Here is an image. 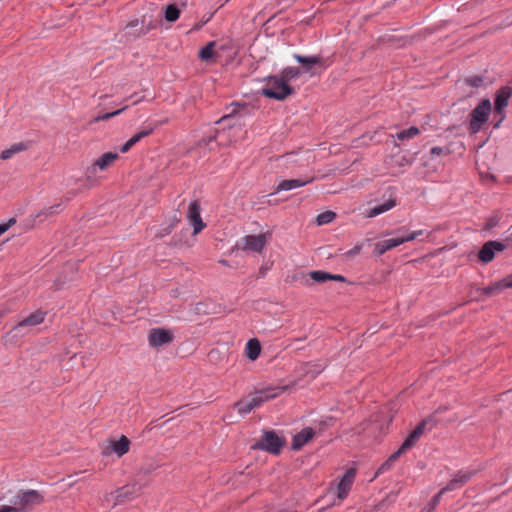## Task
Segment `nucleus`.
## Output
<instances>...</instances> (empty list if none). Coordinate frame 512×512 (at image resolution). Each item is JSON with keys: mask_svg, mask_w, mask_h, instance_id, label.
Instances as JSON below:
<instances>
[{"mask_svg": "<svg viewBox=\"0 0 512 512\" xmlns=\"http://www.w3.org/2000/svg\"><path fill=\"white\" fill-rule=\"evenodd\" d=\"M420 512H431V509L423 508Z\"/></svg>", "mask_w": 512, "mask_h": 512, "instance_id": "48", "label": "nucleus"}, {"mask_svg": "<svg viewBox=\"0 0 512 512\" xmlns=\"http://www.w3.org/2000/svg\"><path fill=\"white\" fill-rule=\"evenodd\" d=\"M178 221H179L178 218L176 216H174L172 222L166 228H163L159 232H157L156 236L164 237L165 235H168L169 233H171L172 229L175 227V225Z\"/></svg>", "mask_w": 512, "mask_h": 512, "instance_id": "38", "label": "nucleus"}, {"mask_svg": "<svg viewBox=\"0 0 512 512\" xmlns=\"http://www.w3.org/2000/svg\"><path fill=\"white\" fill-rule=\"evenodd\" d=\"M15 222L16 220L11 218L7 223L0 224V236L5 233Z\"/></svg>", "mask_w": 512, "mask_h": 512, "instance_id": "42", "label": "nucleus"}, {"mask_svg": "<svg viewBox=\"0 0 512 512\" xmlns=\"http://www.w3.org/2000/svg\"><path fill=\"white\" fill-rule=\"evenodd\" d=\"M0 512H2V511L0 510Z\"/></svg>", "mask_w": 512, "mask_h": 512, "instance_id": "51", "label": "nucleus"}, {"mask_svg": "<svg viewBox=\"0 0 512 512\" xmlns=\"http://www.w3.org/2000/svg\"><path fill=\"white\" fill-rule=\"evenodd\" d=\"M137 490L138 489H136L135 485L124 486V487L118 489L116 492L117 493V495H116L117 503L124 502L125 498H129V497L133 496L137 492Z\"/></svg>", "mask_w": 512, "mask_h": 512, "instance_id": "27", "label": "nucleus"}, {"mask_svg": "<svg viewBox=\"0 0 512 512\" xmlns=\"http://www.w3.org/2000/svg\"><path fill=\"white\" fill-rule=\"evenodd\" d=\"M245 352L250 360H256L261 352L260 342L256 338L250 339L246 344Z\"/></svg>", "mask_w": 512, "mask_h": 512, "instance_id": "23", "label": "nucleus"}, {"mask_svg": "<svg viewBox=\"0 0 512 512\" xmlns=\"http://www.w3.org/2000/svg\"><path fill=\"white\" fill-rule=\"evenodd\" d=\"M293 57L303 66V72L310 73L311 76L316 75V67H319L322 70L326 69L327 67L324 59L320 56H302L299 54H294Z\"/></svg>", "mask_w": 512, "mask_h": 512, "instance_id": "8", "label": "nucleus"}, {"mask_svg": "<svg viewBox=\"0 0 512 512\" xmlns=\"http://www.w3.org/2000/svg\"><path fill=\"white\" fill-rule=\"evenodd\" d=\"M119 158L118 153L107 152L99 157L90 168L91 173H95L96 169L104 171L108 169L117 159Z\"/></svg>", "mask_w": 512, "mask_h": 512, "instance_id": "15", "label": "nucleus"}, {"mask_svg": "<svg viewBox=\"0 0 512 512\" xmlns=\"http://www.w3.org/2000/svg\"><path fill=\"white\" fill-rule=\"evenodd\" d=\"M509 247L508 244L500 241H488L486 242L478 252V259L481 263L487 264L490 263L494 258L496 253L502 252Z\"/></svg>", "mask_w": 512, "mask_h": 512, "instance_id": "5", "label": "nucleus"}, {"mask_svg": "<svg viewBox=\"0 0 512 512\" xmlns=\"http://www.w3.org/2000/svg\"><path fill=\"white\" fill-rule=\"evenodd\" d=\"M172 340V332L164 328H153L148 334L149 345L155 348L168 344L172 342Z\"/></svg>", "mask_w": 512, "mask_h": 512, "instance_id": "10", "label": "nucleus"}, {"mask_svg": "<svg viewBox=\"0 0 512 512\" xmlns=\"http://www.w3.org/2000/svg\"><path fill=\"white\" fill-rule=\"evenodd\" d=\"M111 450L118 456L122 457L126 453H128L130 449V440L122 435L119 440L111 441L110 443Z\"/></svg>", "mask_w": 512, "mask_h": 512, "instance_id": "21", "label": "nucleus"}, {"mask_svg": "<svg viewBox=\"0 0 512 512\" xmlns=\"http://www.w3.org/2000/svg\"><path fill=\"white\" fill-rule=\"evenodd\" d=\"M127 107L128 106H124L123 108H121L119 110H116V111H113L110 113H105L103 115H99L98 117H96L95 121H107V120L113 118L114 116H117L120 113H122Z\"/></svg>", "mask_w": 512, "mask_h": 512, "instance_id": "36", "label": "nucleus"}, {"mask_svg": "<svg viewBox=\"0 0 512 512\" xmlns=\"http://www.w3.org/2000/svg\"><path fill=\"white\" fill-rule=\"evenodd\" d=\"M309 276L314 282H317V283H324V282L330 281V279L332 278L330 273L325 272V271H320V270L311 271L309 273Z\"/></svg>", "mask_w": 512, "mask_h": 512, "instance_id": "31", "label": "nucleus"}, {"mask_svg": "<svg viewBox=\"0 0 512 512\" xmlns=\"http://www.w3.org/2000/svg\"><path fill=\"white\" fill-rule=\"evenodd\" d=\"M512 96V87L503 86L499 90H497L494 101V111L495 113L501 115L500 120L495 124V128L500 126L501 121L503 120V111L508 106L509 99Z\"/></svg>", "mask_w": 512, "mask_h": 512, "instance_id": "6", "label": "nucleus"}, {"mask_svg": "<svg viewBox=\"0 0 512 512\" xmlns=\"http://www.w3.org/2000/svg\"><path fill=\"white\" fill-rule=\"evenodd\" d=\"M285 442V439L278 436L276 432L265 431L254 447L277 455L285 445Z\"/></svg>", "mask_w": 512, "mask_h": 512, "instance_id": "4", "label": "nucleus"}, {"mask_svg": "<svg viewBox=\"0 0 512 512\" xmlns=\"http://www.w3.org/2000/svg\"><path fill=\"white\" fill-rule=\"evenodd\" d=\"M136 97V99L133 101V104H137L142 100V97H137V93L131 95V98Z\"/></svg>", "mask_w": 512, "mask_h": 512, "instance_id": "47", "label": "nucleus"}, {"mask_svg": "<svg viewBox=\"0 0 512 512\" xmlns=\"http://www.w3.org/2000/svg\"><path fill=\"white\" fill-rule=\"evenodd\" d=\"M45 317H46L45 311L37 310V311L31 313L29 316L25 317L17 325H15L9 333L18 331L19 329L25 328V327L37 326L44 321Z\"/></svg>", "mask_w": 512, "mask_h": 512, "instance_id": "14", "label": "nucleus"}, {"mask_svg": "<svg viewBox=\"0 0 512 512\" xmlns=\"http://www.w3.org/2000/svg\"><path fill=\"white\" fill-rule=\"evenodd\" d=\"M315 432L311 427H306L297 433L293 440L291 447L293 450H300L305 444H307L314 437Z\"/></svg>", "mask_w": 512, "mask_h": 512, "instance_id": "18", "label": "nucleus"}, {"mask_svg": "<svg viewBox=\"0 0 512 512\" xmlns=\"http://www.w3.org/2000/svg\"><path fill=\"white\" fill-rule=\"evenodd\" d=\"M402 454L396 450L391 456L379 467L377 474L384 473L388 471L394 464V462L401 456Z\"/></svg>", "mask_w": 512, "mask_h": 512, "instance_id": "30", "label": "nucleus"}, {"mask_svg": "<svg viewBox=\"0 0 512 512\" xmlns=\"http://www.w3.org/2000/svg\"><path fill=\"white\" fill-rule=\"evenodd\" d=\"M294 93V89L287 84L279 75L270 76L267 79L262 94L268 98L278 101L285 100Z\"/></svg>", "mask_w": 512, "mask_h": 512, "instance_id": "2", "label": "nucleus"}, {"mask_svg": "<svg viewBox=\"0 0 512 512\" xmlns=\"http://www.w3.org/2000/svg\"><path fill=\"white\" fill-rule=\"evenodd\" d=\"M361 250H362V244H357L352 249L347 251L346 255L349 257H353V256L357 255L358 253H360Z\"/></svg>", "mask_w": 512, "mask_h": 512, "instance_id": "44", "label": "nucleus"}, {"mask_svg": "<svg viewBox=\"0 0 512 512\" xmlns=\"http://www.w3.org/2000/svg\"><path fill=\"white\" fill-rule=\"evenodd\" d=\"M425 234L424 230H417L410 233H407L406 235H402V238L404 240V243L410 242L418 238L419 236H422Z\"/></svg>", "mask_w": 512, "mask_h": 512, "instance_id": "39", "label": "nucleus"}, {"mask_svg": "<svg viewBox=\"0 0 512 512\" xmlns=\"http://www.w3.org/2000/svg\"><path fill=\"white\" fill-rule=\"evenodd\" d=\"M474 475H475V471H470V470L459 471L454 476V478L446 485V490L453 491L457 488H460L465 483H467Z\"/></svg>", "mask_w": 512, "mask_h": 512, "instance_id": "19", "label": "nucleus"}, {"mask_svg": "<svg viewBox=\"0 0 512 512\" xmlns=\"http://www.w3.org/2000/svg\"><path fill=\"white\" fill-rule=\"evenodd\" d=\"M395 206H396V200L395 199H388L383 204H380V205H377V206L371 208L366 213V217L372 218V217L378 216V215H380V214H382L384 212L389 211L390 209H392Z\"/></svg>", "mask_w": 512, "mask_h": 512, "instance_id": "22", "label": "nucleus"}, {"mask_svg": "<svg viewBox=\"0 0 512 512\" xmlns=\"http://www.w3.org/2000/svg\"><path fill=\"white\" fill-rule=\"evenodd\" d=\"M26 146L23 143L13 144L10 148L3 150L0 153V159L8 160L13 157L16 153L25 150Z\"/></svg>", "mask_w": 512, "mask_h": 512, "instance_id": "26", "label": "nucleus"}, {"mask_svg": "<svg viewBox=\"0 0 512 512\" xmlns=\"http://www.w3.org/2000/svg\"><path fill=\"white\" fill-rule=\"evenodd\" d=\"M314 180L313 177L308 179H289V180H283L281 181L276 189V192L279 191H288L295 188H299L302 186H305L306 184L311 183Z\"/></svg>", "mask_w": 512, "mask_h": 512, "instance_id": "20", "label": "nucleus"}, {"mask_svg": "<svg viewBox=\"0 0 512 512\" xmlns=\"http://www.w3.org/2000/svg\"><path fill=\"white\" fill-rule=\"evenodd\" d=\"M403 230H404V228H400V229L396 230V233H400V232H402Z\"/></svg>", "mask_w": 512, "mask_h": 512, "instance_id": "49", "label": "nucleus"}, {"mask_svg": "<svg viewBox=\"0 0 512 512\" xmlns=\"http://www.w3.org/2000/svg\"><path fill=\"white\" fill-rule=\"evenodd\" d=\"M229 117H230L229 115L228 116H224L221 120H225V119H227Z\"/></svg>", "mask_w": 512, "mask_h": 512, "instance_id": "50", "label": "nucleus"}, {"mask_svg": "<svg viewBox=\"0 0 512 512\" xmlns=\"http://www.w3.org/2000/svg\"><path fill=\"white\" fill-rule=\"evenodd\" d=\"M404 243V240L402 238V236H398V237H395V238H390V239H386V240H382V241H379L375 244V248H374V254L376 256H381L383 255L385 252L401 245Z\"/></svg>", "mask_w": 512, "mask_h": 512, "instance_id": "16", "label": "nucleus"}, {"mask_svg": "<svg viewBox=\"0 0 512 512\" xmlns=\"http://www.w3.org/2000/svg\"><path fill=\"white\" fill-rule=\"evenodd\" d=\"M512 288V274L491 283L490 285L480 289V295L491 297L500 294L504 289Z\"/></svg>", "mask_w": 512, "mask_h": 512, "instance_id": "12", "label": "nucleus"}, {"mask_svg": "<svg viewBox=\"0 0 512 512\" xmlns=\"http://www.w3.org/2000/svg\"><path fill=\"white\" fill-rule=\"evenodd\" d=\"M332 278L330 280H333V281H340V282H345V277L342 276V275H339V274H331Z\"/></svg>", "mask_w": 512, "mask_h": 512, "instance_id": "46", "label": "nucleus"}, {"mask_svg": "<svg viewBox=\"0 0 512 512\" xmlns=\"http://www.w3.org/2000/svg\"><path fill=\"white\" fill-rule=\"evenodd\" d=\"M133 147V145L131 144V142L128 140L125 144H123L121 147H120V152L121 153H127L131 148Z\"/></svg>", "mask_w": 512, "mask_h": 512, "instance_id": "45", "label": "nucleus"}, {"mask_svg": "<svg viewBox=\"0 0 512 512\" xmlns=\"http://www.w3.org/2000/svg\"><path fill=\"white\" fill-rule=\"evenodd\" d=\"M419 133H420V130L417 127L411 126L410 128H408L406 130H402V131L398 132L395 135V137L400 141H404V140H409V139L416 137L417 135H419Z\"/></svg>", "mask_w": 512, "mask_h": 512, "instance_id": "28", "label": "nucleus"}, {"mask_svg": "<svg viewBox=\"0 0 512 512\" xmlns=\"http://www.w3.org/2000/svg\"><path fill=\"white\" fill-rule=\"evenodd\" d=\"M355 474H356V472L354 469H349L344 474L342 479L340 480V482L338 484V498L339 499H344L348 495V492L350 491L351 486L354 482Z\"/></svg>", "mask_w": 512, "mask_h": 512, "instance_id": "17", "label": "nucleus"}, {"mask_svg": "<svg viewBox=\"0 0 512 512\" xmlns=\"http://www.w3.org/2000/svg\"><path fill=\"white\" fill-rule=\"evenodd\" d=\"M200 210L201 208L198 201L195 200L189 204L187 219L190 225L193 226V234L195 235L201 232L206 227V224L203 222L201 218Z\"/></svg>", "mask_w": 512, "mask_h": 512, "instance_id": "9", "label": "nucleus"}, {"mask_svg": "<svg viewBox=\"0 0 512 512\" xmlns=\"http://www.w3.org/2000/svg\"><path fill=\"white\" fill-rule=\"evenodd\" d=\"M489 99L482 100L470 113L469 130L472 134L478 133L483 124L486 123L491 112Z\"/></svg>", "mask_w": 512, "mask_h": 512, "instance_id": "3", "label": "nucleus"}, {"mask_svg": "<svg viewBox=\"0 0 512 512\" xmlns=\"http://www.w3.org/2000/svg\"><path fill=\"white\" fill-rule=\"evenodd\" d=\"M466 82L472 87H480L483 83V79L479 76H473L466 79Z\"/></svg>", "mask_w": 512, "mask_h": 512, "instance_id": "41", "label": "nucleus"}, {"mask_svg": "<svg viewBox=\"0 0 512 512\" xmlns=\"http://www.w3.org/2000/svg\"><path fill=\"white\" fill-rule=\"evenodd\" d=\"M156 126H151V127H148V128H145V129H142L141 131H139L138 133H136L134 136H132L129 141L131 142V144L134 146L136 143H138L141 139H143L144 137L150 135L154 129H155Z\"/></svg>", "mask_w": 512, "mask_h": 512, "instance_id": "33", "label": "nucleus"}, {"mask_svg": "<svg viewBox=\"0 0 512 512\" xmlns=\"http://www.w3.org/2000/svg\"><path fill=\"white\" fill-rule=\"evenodd\" d=\"M15 222L16 220L11 218L7 223L0 224V236L5 233Z\"/></svg>", "mask_w": 512, "mask_h": 512, "instance_id": "43", "label": "nucleus"}, {"mask_svg": "<svg viewBox=\"0 0 512 512\" xmlns=\"http://www.w3.org/2000/svg\"><path fill=\"white\" fill-rule=\"evenodd\" d=\"M282 391L283 388H267L255 392L254 394L250 395L248 399L254 409L259 407L265 401L277 397Z\"/></svg>", "mask_w": 512, "mask_h": 512, "instance_id": "11", "label": "nucleus"}, {"mask_svg": "<svg viewBox=\"0 0 512 512\" xmlns=\"http://www.w3.org/2000/svg\"><path fill=\"white\" fill-rule=\"evenodd\" d=\"M44 502V495L38 490H18L9 505H0L2 512H30Z\"/></svg>", "mask_w": 512, "mask_h": 512, "instance_id": "1", "label": "nucleus"}, {"mask_svg": "<svg viewBox=\"0 0 512 512\" xmlns=\"http://www.w3.org/2000/svg\"><path fill=\"white\" fill-rule=\"evenodd\" d=\"M336 214L332 211H326L317 216V223L318 225H324L330 223L334 218Z\"/></svg>", "mask_w": 512, "mask_h": 512, "instance_id": "35", "label": "nucleus"}, {"mask_svg": "<svg viewBox=\"0 0 512 512\" xmlns=\"http://www.w3.org/2000/svg\"><path fill=\"white\" fill-rule=\"evenodd\" d=\"M448 490H446V486L444 488H442L431 500L430 504L428 507H425L426 509H431V512H433V510L435 509V507L438 505L439 501H440V498L442 496L443 493L447 492Z\"/></svg>", "mask_w": 512, "mask_h": 512, "instance_id": "37", "label": "nucleus"}, {"mask_svg": "<svg viewBox=\"0 0 512 512\" xmlns=\"http://www.w3.org/2000/svg\"><path fill=\"white\" fill-rule=\"evenodd\" d=\"M267 239L264 234L259 235H248L243 238L244 250H250L253 252H261L266 246Z\"/></svg>", "mask_w": 512, "mask_h": 512, "instance_id": "13", "label": "nucleus"}, {"mask_svg": "<svg viewBox=\"0 0 512 512\" xmlns=\"http://www.w3.org/2000/svg\"><path fill=\"white\" fill-rule=\"evenodd\" d=\"M300 74L301 71L299 68L286 67L278 75L288 84L291 80L297 79Z\"/></svg>", "mask_w": 512, "mask_h": 512, "instance_id": "25", "label": "nucleus"}, {"mask_svg": "<svg viewBox=\"0 0 512 512\" xmlns=\"http://www.w3.org/2000/svg\"><path fill=\"white\" fill-rule=\"evenodd\" d=\"M215 46L216 42L210 41L199 51V58L205 62L212 61L215 56Z\"/></svg>", "mask_w": 512, "mask_h": 512, "instance_id": "24", "label": "nucleus"}, {"mask_svg": "<svg viewBox=\"0 0 512 512\" xmlns=\"http://www.w3.org/2000/svg\"><path fill=\"white\" fill-rule=\"evenodd\" d=\"M60 208H61V205H60V204L50 206V207H48V208L44 209L43 211H41V213L39 214V216L43 215V216H45V217H48V216H51V215L57 214V213H59Z\"/></svg>", "mask_w": 512, "mask_h": 512, "instance_id": "40", "label": "nucleus"}, {"mask_svg": "<svg viewBox=\"0 0 512 512\" xmlns=\"http://www.w3.org/2000/svg\"><path fill=\"white\" fill-rule=\"evenodd\" d=\"M431 423V419H425L419 423L397 450L403 455L412 447H414L420 437L424 434L427 425Z\"/></svg>", "mask_w": 512, "mask_h": 512, "instance_id": "7", "label": "nucleus"}, {"mask_svg": "<svg viewBox=\"0 0 512 512\" xmlns=\"http://www.w3.org/2000/svg\"><path fill=\"white\" fill-rule=\"evenodd\" d=\"M180 17V10L179 8L174 5L170 4L165 9V19L168 22H175Z\"/></svg>", "mask_w": 512, "mask_h": 512, "instance_id": "29", "label": "nucleus"}, {"mask_svg": "<svg viewBox=\"0 0 512 512\" xmlns=\"http://www.w3.org/2000/svg\"><path fill=\"white\" fill-rule=\"evenodd\" d=\"M156 126H151V127H148V128H145V129H142L141 131H139L138 133H136L134 136H132L129 141L131 142V144L134 146L136 143H138L141 139H143L144 137L150 135L154 129H155Z\"/></svg>", "mask_w": 512, "mask_h": 512, "instance_id": "34", "label": "nucleus"}, {"mask_svg": "<svg viewBox=\"0 0 512 512\" xmlns=\"http://www.w3.org/2000/svg\"><path fill=\"white\" fill-rule=\"evenodd\" d=\"M234 406L237 409L238 413L241 415H246L251 410H253V407L248 398L238 401L237 403H235Z\"/></svg>", "mask_w": 512, "mask_h": 512, "instance_id": "32", "label": "nucleus"}]
</instances>
